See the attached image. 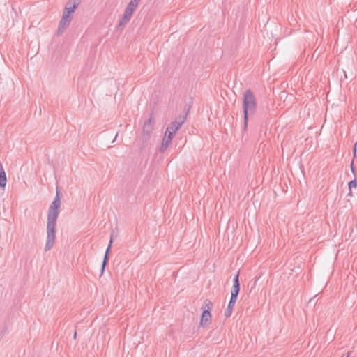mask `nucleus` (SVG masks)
Masks as SVG:
<instances>
[{
    "label": "nucleus",
    "instance_id": "1",
    "mask_svg": "<svg viewBox=\"0 0 357 357\" xmlns=\"http://www.w3.org/2000/svg\"><path fill=\"white\" fill-rule=\"evenodd\" d=\"M243 112L244 130L247 129L249 118H252L257 108L256 97L251 89H246L243 93Z\"/></svg>",
    "mask_w": 357,
    "mask_h": 357
},
{
    "label": "nucleus",
    "instance_id": "2",
    "mask_svg": "<svg viewBox=\"0 0 357 357\" xmlns=\"http://www.w3.org/2000/svg\"><path fill=\"white\" fill-rule=\"evenodd\" d=\"M153 130V119L152 116V114L149 119L146 121L144 123L142 128V136L139 140V149L142 151L145 148L147 144V142L149 141L151 137V134Z\"/></svg>",
    "mask_w": 357,
    "mask_h": 357
},
{
    "label": "nucleus",
    "instance_id": "3",
    "mask_svg": "<svg viewBox=\"0 0 357 357\" xmlns=\"http://www.w3.org/2000/svg\"><path fill=\"white\" fill-rule=\"evenodd\" d=\"M56 220H47V240L45 247V251L50 250L54 245L56 239Z\"/></svg>",
    "mask_w": 357,
    "mask_h": 357
},
{
    "label": "nucleus",
    "instance_id": "4",
    "mask_svg": "<svg viewBox=\"0 0 357 357\" xmlns=\"http://www.w3.org/2000/svg\"><path fill=\"white\" fill-rule=\"evenodd\" d=\"M213 307L212 302L206 299L204 301V303L202 305V310H203L201 319H200V326L202 327L208 326V324L211 322V310Z\"/></svg>",
    "mask_w": 357,
    "mask_h": 357
},
{
    "label": "nucleus",
    "instance_id": "5",
    "mask_svg": "<svg viewBox=\"0 0 357 357\" xmlns=\"http://www.w3.org/2000/svg\"><path fill=\"white\" fill-rule=\"evenodd\" d=\"M61 206V199L59 192L56 190V194L53 202L51 203L47 213V220H57Z\"/></svg>",
    "mask_w": 357,
    "mask_h": 357
},
{
    "label": "nucleus",
    "instance_id": "6",
    "mask_svg": "<svg viewBox=\"0 0 357 357\" xmlns=\"http://www.w3.org/2000/svg\"><path fill=\"white\" fill-rule=\"evenodd\" d=\"M188 112H186L184 115L176 117V120L171 122L170 124L167 126V130L176 133L177 130H179V128L185 121Z\"/></svg>",
    "mask_w": 357,
    "mask_h": 357
},
{
    "label": "nucleus",
    "instance_id": "7",
    "mask_svg": "<svg viewBox=\"0 0 357 357\" xmlns=\"http://www.w3.org/2000/svg\"><path fill=\"white\" fill-rule=\"evenodd\" d=\"M71 22V16L63 13L62 17L59 22L58 27V34L62 33L65 29L69 26Z\"/></svg>",
    "mask_w": 357,
    "mask_h": 357
},
{
    "label": "nucleus",
    "instance_id": "8",
    "mask_svg": "<svg viewBox=\"0 0 357 357\" xmlns=\"http://www.w3.org/2000/svg\"><path fill=\"white\" fill-rule=\"evenodd\" d=\"M240 288L241 284L239 282V271H238L233 278V286L231 290V296L238 298Z\"/></svg>",
    "mask_w": 357,
    "mask_h": 357
},
{
    "label": "nucleus",
    "instance_id": "9",
    "mask_svg": "<svg viewBox=\"0 0 357 357\" xmlns=\"http://www.w3.org/2000/svg\"><path fill=\"white\" fill-rule=\"evenodd\" d=\"M112 243H113V238H112V235H111L110 236V241H109V245L106 249V251H105V255H104V258H103V261L102 262V266H101V275L103 274L104 273V271L105 269V266L107 264V261H108V259H109V252H110V250H111V248H112Z\"/></svg>",
    "mask_w": 357,
    "mask_h": 357
},
{
    "label": "nucleus",
    "instance_id": "10",
    "mask_svg": "<svg viewBox=\"0 0 357 357\" xmlns=\"http://www.w3.org/2000/svg\"><path fill=\"white\" fill-rule=\"evenodd\" d=\"M78 4V2H72L71 1H68L66 5L63 13L70 16L71 14H73L75 12Z\"/></svg>",
    "mask_w": 357,
    "mask_h": 357
},
{
    "label": "nucleus",
    "instance_id": "11",
    "mask_svg": "<svg viewBox=\"0 0 357 357\" xmlns=\"http://www.w3.org/2000/svg\"><path fill=\"white\" fill-rule=\"evenodd\" d=\"M132 16V14L130 12H129L125 9L124 13L118 24V27L120 28L121 26H124L126 24H128Z\"/></svg>",
    "mask_w": 357,
    "mask_h": 357
},
{
    "label": "nucleus",
    "instance_id": "12",
    "mask_svg": "<svg viewBox=\"0 0 357 357\" xmlns=\"http://www.w3.org/2000/svg\"><path fill=\"white\" fill-rule=\"evenodd\" d=\"M7 183L6 174L3 167V165L0 162V188H4Z\"/></svg>",
    "mask_w": 357,
    "mask_h": 357
},
{
    "label": "nucleus",
    "instance_id": "13",
    "mask_svg": "<svg viewBox=\"0 0 357 357\" xmlns=\"http://www.w3.org/2000/svg\"><path fill=\"white\" fill-rule=\"evenodd\" d=\"M140 0H131L127 5L126 10L133 14Z\"/></svg>",
    "mask_w": 357,
    "mask_h": 357
},
{
    "label": "nucleus",
    "instance_id": "14",
    "mask_svg": "<svg viewBox=\"0 0 357 357\" xmlns=\"http://www.w3.org/2000/svg\"><path fill=\"white\" fill-rule=\"evenodd\" d=\"M237 298H236V297L231 296L230 300L228 303V305H227V307H229V309H233V307H234L235 303L237 301Z\"/></svg>",
    "mask_w": 357,
    "mask_h": 357
},
{
    "label": "nucleus",
    "instance_id": "15",
    "mask_svg": "<svg viewBox=\"0 0 357 357\" xmlns=\"http://www.w3.org/2000/svg\"><path fill=\"white\" fill-rule=\"evenodd\" d=\"M349 190H351L353 188H356L357 186V181L356 178H354L353 180L350 181L348 183ZM349 195H351V191L349 192Z\"/></svg>",
    "mask_w": 357,
    "mask_h": 357
},
{
    "label": "nucleus",
    "instance_id": "16",
    "mask_svg": "<svg viewBox=\"0 0 357 357\" xmlns=\"http://www.w3.org/2000/svg\"><path fill=\"white\" fill-rule=\"evenodd\" d=\"M169 145V144H168L167 142H165L162 140L161 146L160 148V151L161 153L165 152L167 150V149L168 148Z\"/></svg>",
    "mask_w": 357,
    "mask_h": 357
},
{
    "label": "nucleus",
    "instance_id": "17",
    "mask_svg": "<svg viewBox=\"0 0 357 357\" xmlns=\"http://www.w3.org/2000/svg\"><path fill=\"white\" fill-rule=\"evenodd\" d=\"M175 134H176V133H174V132H172V131H169V130H167V129H166V131H165V135L166 137H170V138L173 139V137H174V135H175Z\"/></svg>",
    "mask_w": 357,
    "mask_h": 357
},
{
    "label": "nucleus",
    "instance_id": "18",
    "mask_svg": "<svg viewBox=\"0 0 357 357\" xmlns=\"http://www.w3.org/2000/svg\"><path fill=\"white\" fill-rule=\"evenodd\" d=\"M233 309H229V307H227L225 311V316L226 317H229L231 315Z\"/></svg>",
    "mask_w": 357,
    "mask_h": 357
},
{
    "label": "nucleus",
    "instance_id": "19",
    "mask_svg": "<svg viewBox=\"0 0 357 357\" xmlns=\"http://www.w3.org/2000/svg\"><path fill=\"white\" fill-rule=\"evenodd\" d=\"M162 140H163V141H165V142H167L168 144H171V142H172V138H170V137H166V136L165 135V137H164V138H163V139H162Z\"/></svg>",
    "mask_w": 357,
    "mask_h": 357
},
{
    "label": "nucleus",
    "instance_id": "20",
    "mask_svg": "<svg viewBox=\"0 0 357 357\" xmlns=\"http://www.w3.org/2000/svg\"><path fill=\"white\" fill-rule=\"evenodd\" d=\"M351 172L354 174L355 172H354V160H352V162L351 163Z\"/></svg>",
    "mask_w": 357,
    "mask_h": 357
},
{
    "label": "nucleus",
    "instance_id": "21",
    "mask_svg": "<svg viewBox=\"0 0 357 357\" xmlns=\"http://www.w3.org/2000/svg\"><path fill=\"white\" fill-rule=\"evenodd\" d=\"M356 145H357V144H355V146H354V147L353 149V153H354V156L356 154Z\"/></svg>",
    "mask_w": 357,
    "mask_h": 357
},
{
    "label": "nucleus",
    "instance_id": "22",
    "mask_svg": "<svg viewBox=\"0 0 357 357\" xmlns=\"http://www.w3.org/2000/svg\"><path fill=\"white\" fill-rule=\"evenodd\" d=\"M73 337H74L75 339L76 338V337H77V332L76 331L74 333Z\"/></svg>",
    "mask_w": 357,
    "mask_h": 357
},
{
    "label": "nucleus",
    "instance_id": "23",
    "mask_svg": "<svg viewBox=\"0 0 357 357\" xmlns=\"http://www.w3.org/2000/svg\"><path fill=\"white\" fill-rule=\"evenodd\" d=\"M117 137V134L115 135V138L113 140V142L116 139V138Z\"/></svg>",
    "mask_w": 357,
    "mask_h": 357
},
{
    "label": "nucleus",
    "instance_id": "24",
    "mask_svg": "<svg viewBox=\"0 0 357 357\" xmlns=\"http://www.w3.org/2000/svg\"><path fill=\"white\" fill-rule=\"evenodd\" d=\"M347 357H349V356H347Z\"/></svg>",
    "mask_w": 357,
    "mask_h": 357
}]
</instances>
